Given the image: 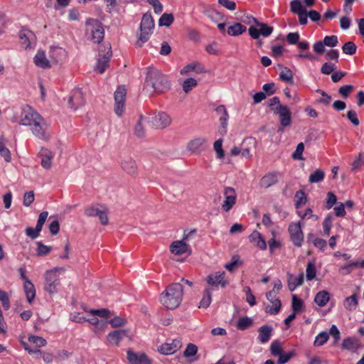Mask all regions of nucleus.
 <instances>
[{
  "label": "nucleus",
  "mask_w": 364,
  "mask_h": 364,
  "mask_svg": "<svg viewBox=\"0 0 364 364\" xmlns=\"http://www.w3.org/2000/svg\"><path fill=\"white\" fill-rule=\"evenodd\" d=\"M20 124L30 127L33 134L39 139L48 141L50 137L45 119L30 106L22 109Z\"/></svg>",
  "instance_id": "obj_1"
},
{
  "label": "nucleus",
  "mask_w": 364,
  "mask_h": 364,
  "mask_svg": "<svg viewBox=\"0 0 364 364\" xmlns=\"http://www.w3.org/2000/svg\"><path fill=\"white\" fill-rule=\"evenodd\" d=\"M183 287L180 283L168 285L160 296L161 303L169 309L177 308L182 301Z\"/></svg>",
  "instance_id": "obj_2"
},
{
  "label": "nucleus",
  "mask_w": 364,
  "mask_h": 364,
  "mask_svg": "<svg viewBox=\"0 0 364 364\" xmlns=\"http://www.w3.org/2000/svg\"><path fill=\"white\" fill-rule=\"evenodd\" d=\"M146 86L151 87L154 92L161 93L170 89V82L166 75L158 70L151 68L146 77Z\"/></svg>",
  "instance_id": "obj_3"
},
{
  "label": "nucleus",
  "mask_w": 364,
  "mask_h": 364,
  "mask_svg": "<svg viewBox=\"0 0 364 364\" xmlns=\"http://www.w3.org/2000/svg\"><path fill=\"white\" fill-rule=\"evenodd\" d=\"M154 28V21L151 13H146L144 14L140 23V34L136 42L139 47L147 42L153 33Z\"/></svg>",
  "instance_id": "obj_4"
},
{
  "label": "nucleus",
  "mask_w": 364,
  "mask_h": 364,
  "mask_svg": "<svg viewBox=\"0 0 364 364\" xmlns=\"http://www.w3.org/2000/svg\"><path fill=\"white\" fill-rule=\"evenodd\" d=\"M65 270L64 267H55L46 272L44 289L49 294H53L58 291V287L60 284L59 274L64 272Z\"/></svg>",
  "instance_id": "obj_5"
},
{
  "label": "nucleus",
  "mask_w": 364,
  "mask_h": 364,
  "mask_svg": "<svg viewBox=\"0 0 364 364\" xmlns=\"http://www.w3.org/2000/svg\"><path fill=\"white\" fill-rule=\"evenodd\" d=\"M85 214L87 217H97L102 225L109 223V208L104 204H93L85 209Z\"/></svg>",
  "instance_id": "obj_6"
},
{
  "label": "nucleus",
  "mask_w": 364,
  "mask_h": 364,
  "mask_svg": "<svg viewBox=\"0 0 364 364\" xmlns=\"http://www.w3.org/2000/svg\"><path fill=\"white\" fill-rule=\"evenodd\" d=\"M252 21L256 24L259 28L250 26L248 28L249 35L255 40L259 39L260 36L263 37L269 36L273 32V27L268 26L267 23H260L255 18H252Z\"/></svg>",
  "instance_id": "obj_7"
},
{
  "label": "nucleus",
  "mask_w": 364,
  "mask_h": 364,
  "mask_svg": "<svg viewBox=\"0 0 364 364\" xmlns=\"http://www.w3.org/2000/svg\"><path fill=\"white\" fill-rule=\"evenodd\" d=\"M196 232L195 230L188 232L184 235L182 240L174 241L170 246L171 252L176 255H181L188 252H191L188 245L186 243L189 237Z\"/></svg>",
  "instance_id": "obj_8"
},
{
  "label": "nucleus",
  "mask_w": 364,
  "mask_h": 364,
  "mask_svg": "<svg viewBox=\"0 0 364 364\" xmlns=\"http://www.w3.org/2000/svg\"><path fill=\"white\" fill-rule=\"evenodd\" d=\"M288 231L293 244L296 247H301L304 240V234L300 222L290 223Z\"/></svg>",
  "instance_id": "obj_9"
},
{
  "label": "nucleus",
  "mask_w": 364,
  "mask_h": 364,
  "mask_svg": "<svg viewBox=\"0 0 364 364\" xmlns=\"http://www.w3.org/2000/svg\"><path fill=\"white\" fill-rule=\"evenodd\" d=\"M266 297L271 305H267L265 307V311L270 315H277L281 309L282 303L280 299L277 297L276 291H268L266 294Z\"/></svg>",
  "instance_id": "obj_10"
},
{
  "label": "nucleus",
  "mask_w": 364,
  "mask_h": 364,
  "mask_svg": "<svg viewBox=\"0 0 364 364\" xmlns=\"http://www.w3.org/2000/svg\"><path fill=\"white\" fill-rule=\"evenodd\" d=\"M87 30L91 33L92 40L94 43H99L104 38V28L98 21L92 20L88 22Z\"/></svg>",
  "instance_id": "obj_11"
},
{
  "label": "nucleus",
  "mask_w": 364,
  "mask_h": 364,
  "mask_svg": "<svg viewBox=\"0 0 364 364\" xmlns=\"http://www.w3.org/2000/svg\"><path fill=\"white\" fill-rule=\"evenodd\" d=\"M206 282L212 287H220L225 288L229 284V280L226 277L225 272H216L207 277Z\"/></svg>",
  "instance_id": "obj_12"
},
{
  "label": "nucleus",
  "mask_w": 364,
  "mask_h": 364,
  "mask_svg": "<svg viewBox=\"0 0 364 364\" xmlns=\"http://www.w3.org/2000/svg\"><path fill=\"white\" fill-rule=\"evenodd\" d=\"M114 95L115 102L114 112L117 116L121 117L124 110L126 89L123 86L118 87Z\"/></svg>",
  "instance_id": "obj_13"
},
{
  "label": "nucleus",
  "mask_w": 364,
  "mask_h": 364,
  "mask_svg": "<svg viewBox=\"0 0 364 364\" xmlns=\"http://www.w3.org/2000/svg\"><path fill=\"white\" fill-rule=\"evenodd\" d=\"M273 112L279 116V122L283 127L289 126L291 123V115L287 105H279L273 108Z\"/></svg>",
  "instance_id": "obj_14"
},
{
  "label": "nucleus",
  "mask_w": 364,
  "mask_h": 364,
  "mask_svg": "<svg viewBox=\"0 0 364 364\" xmlns=\"http://www.w3.org/2000/svg\"><path fill=\"white\" fill-rule=\"evenodd\" d=\"M151 124L157 129H164L171 123V117L165 112L154 113L151 118Z\"/></svg>",
  "instance_id": "obj_15"
},
{
  "label": "nucleus",
  "mask_w": 364,
  "mask_h": 364,
  "mask_svg": "<svg viewBox=\"0 0 364 364\" xmlns=\"http://www.w3.org/2000/svg\"><path fill=\"white\" fill-rule=\"evenodd\" d=\"M215 112L219 117L220 127L218 129L220 134L225 135L227 133V125L229 119L228 111L224 105H219L215 108Z\"/></svg>",
  "instance_id": "obj_16"
},
{
  "label": "nucleus",
  "mask_w": 364,
  "mask_h": 364,
  "mask_svg": "<svg viewBox=\"0 0 364 364\" xmlns=\"http://www.w3.org/2000/svg\"><path fill=\"white\" fill-rule=\"evenodd\" d=\"M225 200L222 205V209L228 212L236 203V194L233 188L226 187L224 191Z\"/></svg>",
  "instance_id": "obj_17"
},
{
  "label": "nucleus",
  "mask_w": 364,
  "mask_h": 364,
  "mask_svg": "<svg viewBox=\"0 0 364 364\" xmlns=\"http://www.w3.org/2000/svg\"><path fill=\"white\" fill-rule=\"evenodd\" d=\"M207 141L203 137H198L191 140L187 144V149L191 153L200 154L205 150Z\"/></svg>",
  "instance_id": "obj_18"
},
{
  "label": "nucleus",
  "mask_w": 364,
  "mask_h": 364,
  "mask_svg": "<svg viewBox=\"0 0 364 364\" xmlns=\"http://www.w3.org/2000/svg\"><path fill=\"white\" fill-rule=\"evenodd\" d=\"M182 346L180 339H174L171 343H166L159 348V351L164 355H171L179 350Z\"/></svg>",
  "instance_id": "obj_19"
},
{
  "label": "nucleus",
  "mask_w": 364,
  "mask_h": 364,
  "mask_svg": "<svg viewBox=\"0 0 364 364\" xmlns=\"http://www.w3.org/2000/svg\"><path fill=\"white\" fill-rule=\"evenodd\" d=\"M68 102L70 107L74 110L82 107L85 103V100L82 90L80 89L75 90L70 97Z\"/></svg>",
  "instance_id": "obj_20"
},
{
  "label": "nucleus",
  "mask_w": 364,
  "mask_h": 364,
  "mask_svg": "<svg viewBox=\"0 0 364 364\" xmlns=\"http://www.w3.org/2000/svg\"><path fill=\"white\" fill-rule=\"evenodd\" d=\"M55 154L50 150L42 148L39 153L38 157L41 158V165L45 169H50L52 167V161L54 158Z\"/></svg>",
  "instance_id": "obj_21"
},
{
  "label": "nucleus",
  "mask_w": 364,
  "mask_h": 364,
  "mask_svg": "<svg viewBox=\"0 0 364 364\" xmlns=\"http://www.w3.org/2000/svg\"><path fill=\"white\" fill-rule=\"evenodd\" d=\"M127 360L130 364H151L145 353H136L131 350L127 351Z\"/></svg>",
  "instance_id": "obj_22"
},
{
  "label": "nucleus",
  "mask_w": 364,
  "mask_h": 364,
  "mask_svg": "<svg viewBox=\"0 0 364 364\" xmlns=\"http://www.w3.org/2000/svg\"><path fill=\"white\" fill-rule=\"evenodd\" d=\"M279 180V173L277 172H269L265 174L259 181V186L264 188H268L276 184Z\"/></svg>",
  "instance_id": "obj_23"
},
{
  "label": "nucleus",
  "mask_w": 364,
  "mask_h": 364,
  "mask_svg": "<svg viewBox=\"0 0 364 364\" xmlns=\"http://www.w3.org/2000/svg\"><path fill=\"white\" fill-rule=\"evenodd\" d=\"M19 39L21 44L25 49L30 48L31 47V42L34 39V33L28 30H21L19 32Z\"/></svg>",
  "instance_id": "obj_24"
},
{
  "label": "nucleus",
  "mask_w": 364,
  "mask_h": 364,
  "mask_svg": "<svg viewBox=\"0 0 364 364\" xmlns=\"http://www.w3.org/2000/svg\"><path fill=\"white\" fill-rule=\"evenodd\" d=\"M111 55V47H109L107 53L103 55L102 57H100V58L98 59L95 68L100 73H103L105 71L106 68L108 67ZM100 56H101L100 54Z\"/></svg>",
  "instance_id": "obj_25"
},
{
  "label": "nucleus",
  "mask_w": 364,
  "mask_h": 364,
  "mask_svg": "<svg viewBox=\"0 0 364 364\" xmlns=\"http://www.w3.org/2000/svg\"><path fill=\"white\" fill-rule=\"evenodd\" d=\"M122 168L131 176H134L137 173V166L136 162L132 159H127L121 163Z\"/></svg>",
  "instance_id": "obj_26"
},
{
  "label": "nucleus",
  "mask_w": 364,
  "mask_h": 364,
  "mask_svg": "<svg viewBox=\"0 0 364 364\" xmlns=\"http://www.w3.org/2000/svg\"><path fill=\"white\" fill-rule=\"evenodd\" d=\"M273 328L270 326L264 325L258 329V339L262 343H266L271 338Z\"/></svg>",
  "instance_id": "obj_27"
},
{
  "label": "nucleus",
  "mask_w": 364,
  "mask_h": 364,
  "mask_svg": "<svg viewBox=\"0 0 364 364\" xmlns=\"http://www.w3.org/2000/svg\"><path fill=\"white\" fill-rule=\"evenodd\" d=\"M249 240L250 242L255 244L260 250H264L267 249V243L258 231H253L249 236Z\"/></svg>",
  "instance_id": "obj_28"
},
{
  "label": "nucleus",
  "mask_w": 364,
  "mask_h": 364,
  "mask_svg": "<svg viewBox=\"0 0 364 364\" xmlns=\"http://www.w3.org/2000/svg\"><path fill=\"white\" fill-rule=\"evenodd\" d=\"M126 335L127 331L125 330H115L108 334L107 341L110 344L117 346Z\"/></svg>",
  "instance_id": "obj_29"
},
{
  "label": "nucleus",
  "mask_w": 364,
  "mask_h": 364,
  "mask_svg": "<svg viewBox=\"0 0 364 364\" xmlns=\"http://www.w3.org/2000/svg\"><path fill=\"white\" fill-rule=\"evenodd\" d=\"M34 63L40 68H50V62L46 58L45 53L42 50H38L33 58Z\"/></svg>",
  "instance_id": "obj_30"
},
{
  "label": "nucleus",
  "mask_w": 364,
  "mask_h": 364,
  "mask_svg": "<svg viewBox=\"0 0 364 364\" xmlns=\"http://www.w3.org/2000/svg\"><path fill=\"white\" fill-rule=\"evenodd\" d=\"M191 72H196L197 74H200L205 72L204 68L197 62H193L186 65L181 70V75H187Z\"/></svg>",
  "instance_id": "obj_31"
},
{
  "label": "nucleus",
  "mask_w": 364,
  "mask_h": 364,
  "mask_svg": "<svg viewBox=\"0 0 364 364\" xmlns=\"http://www.w3.org/2000/svg\"><path fill=\"white\" fill-rule=\"evenodd\" d=\"M50 58L55 62L59 63L65 57V51L61 48L54 47L49 52Z\"/></svg>",
  "instance_id": "obj_32"
},
{
  "label": "nucleus",
  "mask_w": 364,
  "mask_h": 364,
  "mask_svg": "<svg viewBox=\"0 0 364 364\" xmlns=\"http://www.w3.org/2000/svg\"><path fill=\"white\" fill-rule=\"evenodd\" d=\"M330 299V294L327 291H318L314 298V302L318 306H324Z\"/></svg>",
  "instance_id": "obj_33"
},
{
  "label": "nucleus",
  "mask_w": 364,
  "mask_h": 364,
  "mask_svg": "<svg viewBox=\"0 0 364 364\" xmlns=\"http://www.w3.org/2000/svg\"><path fill=\"white\" fill-rule=\"evenodd\" d=\"M304 282L303 274H300L298 277H294L290 274L288 279V287L291 291L296 289V287L301 286Z\"/></svg>",
  "instance_id": "obj_34"
},
{
  "label": "nucleus",
  "mask_w": 364,
  "mask_h": 364,
  "mask_svg": "<svg viewBox=\"0 0 364 364\" xmlns=\"http://www.w3.org/2000/svg\"><path fill=\"white\" fill-rule=\"evenodd\" d=\"M246 26L240 23H235L233 25L228 28L227 33L231 36H239L246 31Z\"/></svg>",
  "instance_id": "obj_35"
},
{
  "label": "nucleus",
  "mask_w": 364,
  "mask_h": 364,
  "mask_svg": "<svg viewBox=\"0 0 364 364\" xmlns=\"http://www.w3.org/2000/svg\"><path fill=\"white\" fill-rule=\"evenodd\" d=\"M212 291L213 288L208 287L205 289L203 297L199 303V308L206 309L210 306L212 300Z\"/></svg>",
  "instance_id": "obj_36"
},
{
  "label": "nucleus",
  "mask_w": 364,
  "mask_h": 364,
  "mask_svg": "<svg viewBox=\"0 0 364 364\" xmlns=\"http://www.w3.org/2000/svg\"><path fill=\"white\" fill-rule=\"evenodd\" d=\"M242 264V262L240 259V256L235 255L231 257L230 261L227 262L224 267L228 271L233 272Z\"/></svg>",
  "instance_id": "obj_37"
},
{
  "label": "nucleus",
  "mask_w": 364,
  "mask_h": 364,
  "mask_svg": "<svg viewBox=\"0 0 364 364\" xmlns=\"http://www.w3.org/2000/svg\"><path fill=\"white\" fill-rule=\"evenodd\" d=\"M24 291L27 301L31 304L36 296V289L31 281H26V282L24 283Z\"/></svg>",
  "instance_id": "obj_38"
},
{
  "label": "nucleus",
  "mask_w": 364,
  "mask_h": 364,
  "mask_svg": "<svg viewBox=\"0 0 364 364\" xmlns=\"http://www.w3.org/2000/svg\"><path fill=\"white\" fill-rule=\"evenodd\" d=\"M343 306L348 311L355 310L358 306V298L356 294L346 297L344 300Z\"/></svg>",
  "instance_id": "obj_39"
},
{
  "label": "nucleus",
  "mask_w": 364,
  "mask_h": 364,
  "mask_svg": "<svg viewBox=\"0 0 364 364\" xmlns=\"http://www.w3.org/2000/svg\"><path fill=\"white\" fill-rule=\"evenodd\" d=\"M253 324V321L251 318L247 316L241 317L238 319L236 328L240 331H245L250 327H251Z\"/></svg>",
  "instance_id": "obj_40"
},
{
  "label": "nucleus",
  "mask_w": 364,
  "mask_h": 364,
  "mask_svg": "<svg viewBox=\"0 0 364 364\" xmlns=\"http://www.w3.org/2000/svg\"><path fill=\"white\" fill-rule=\"evenodd\" d=\"M325 173L321 169H316L313 172L309 178V181L311 183H316L322 181L324 179Z\"/></svg>",
  "instance_id": "obj_41"
},
{
  "label": "nucleus",
  "mask_w": 364,
  "mask_h": 364,
  "mask_svg": "<svg viewBox=\"0 0 364 364\" xmlns=\"http://www.w3.org/2000/svg\"><path fill=\"white\" fill-rule=\"evenodd\" d=\"M290 11L295 14H300L306 9L302 5L301 0H292L290 2Z\"/></svg>",
  "instance_id": "obj_42"
},
{
  "label": "nucleus",
  "mask_w": 364,
  "mask_h": 364,
  "mask_svg": "<svg viewBox=\"0 0 364 364\" xmlns=\"http://www.w3.org/2000/svg\"><path fill=\"white\" fill-rule=\"evenodd\" d=\"M328 338V333L326 331H322L316 336L315 341L314 342V345L315 346H321L327 342Z\"/></svg>",
  "instance_id": "obj_43"
},
{
  "label": "nucleus",
  "mask_w": 364,
  "mask_h": 364,
  "mask_svg": "<svg viewBox=\"0 0 364 364\" xmlns=\"http://www.w3.org/2000/svg\"><path fill=\"white\" fill-rule=\"evenodd\" d=\"M270 352L273 356L278 357L283 352L281 343L278 341H274L270 346Z\"/></svg>",
  "instance_id": "obj_44"
},
{
  "label": "nucleus",
  "mask_w": 364,
  "mask_h": 364,
  "mask_svg": "<svg viewBox=\"0 0 364 364\" xmlns=\"http://www.w3.org/2000/svg\"><path fill=\"white\" fill-rule=\"evenodd\" d=\"M295 207L299 209L302 204H304L306 200V195L303 191H299L296 193L294 196Z\"/></svg>",
  "instance_id": "obj_45"
},
{
  "label": "nucleus",
  "mask_w": 364,
  "mask_h": 364,
  "mask_svg": "<svg viewBox=\"0 0 364 364\" xmlns=\"http://www.w3.org/2000/svg\"><path fill=\"white\" fill-rule=\"evenodd\" d=\"M291 306L293 312L298 313L301 311L304 306L303 301L298 298L296 295L292 296Z\"/></svg>",
  "instance_id": "obj_46"
},
{
  "label": "nucleus",
  "mask_w": 364,
  "mask_h": 364,
  "mask_svg": "<svg viewBox=\"0 0 364 364\" xmlns=\"http://www.w3.org/2000/svg\"><path fill=\"white\" fill-rule=\"evenodd\" d=\"M356 45L352 41L346 43L342 47L343 52L346 55H352L356 53Z\"/></svg>",
  "instance_id": "obj_47"
},
{
  "label": "nucleus",
  "mask_w": 364,
  "mask_h": 364,
  "mask_svg": "<svg viewBox=\"0 0 364 364\" xmlns=\"http://www.w3.org/2000/svg\"><path fill=\"white\" fill-rule=\"evenodd\" d=\"M174 18L171 14H164L159 21V26H169L173 21Z\"/></svg>",
  "instance_id": "obj_48"
},
{
  "label": "nucleus",
  "mask_w": 364,
  "mask_h": 364,
  "mask_svg": "<svg viewBox=\"0 0 364 364\" xmlns=\"http://www.w3.org/2000/svg\"><path fill=\"white\" fill-rule=\"evenodd\" d=\"M295 355V353L294 350H291L287 353L282 352L279 356H278V364H286L288 363L291 358H293Z\"/></svg>",
  "instance_id": "obj_49"
},
{
  "label": "nucleus",
  "mask_w": 364,
  "mask_h": 364,
  "mask_svg": "<svg viewBox=\"0 0 364 364\" xmlns=\"http://www.w3.org/2000/svg\"><path fill=\"white\" fill-rule=\"evenodd\" d=\"M197 85L198 82L196 79L192 77L188 78L183 83V90L186 93H188Z\"/></svg>",
  "instance_id": "obj_50"
},
{
  "label": "nucleus",
  "mask_w": 364,
  "mask_h": 364,
  "mask_svg": "<svg viewBox=\"0 0 364 364\" xmlns=\"http://www.w3.org/2000/svg\"><path fill=\"white\" fill-rule=\"evenodd\" d=\"M36 244H37L36 251H37V255L38 256H41V257L45 256L46 255H48V253H50V252L51 251V247L43 245L42 243V242H41V241L37 242Z\"/></svg>",
  "instance_id": "obj_51"
},
{
  "label": "nucleus",
  "mask_w": 364,
  "mask_h": 364,
  "mask_svg": "<svg viewBox=\"0 0 364 364\" xmlns=\"http://www.w3.org/2000/svg\"><path fill=\"white\" fill-rule=\"evenodd\" d=\"M279 77L282 80L289 82L290 84L293 83V74L291 70L288 68H285L284 70L280 73Z\"/></svg>",
  "instance_id": "obj_52"
},
{
  "label": "nucleus",
  "mask_w": 364,
  "mask_h": 364,
  "mask_svg": "<svg viewBox=\"0 0 364 364\" xmlns=\"http://www.w3.org/2000/svg\"><path fill=\"white\" fill-rule=\"evenodd\" d=\"M28 341L31 343L35 344L37 348H41L46 345V341L40 336H30Z\"/></svg>",
  "instance_id": "obj_53"
},
{
  "label": "nucleus",
  "mask_w": 364,
  "mask_h": 364,
  "mask_svg": "<svg viewBox=\"0 0 364 364\" xmlns=\"http://www.w3.org/2000/svg\"><path fill=\"white\" fill-rule=\"evenodd\" d=\"M323 43L325 46L328 47H335L338 43V37L336 36H326L324 37Z\"/></svg>",
  "instance_id": "obj_54"
},
{
  "label": "nucleus",
  "mask_w": 364,
  "mask_h": 364,
  "mask_svg": "<svg viewBox=\"0 0 364 364\" xmlns=\"http://www.w3.org/2000/svg\"><path fill=\"white\" fill-rule=\"evenodd\" d=\"M316 268L312 262H309L306 269V277L307 280H312L316 277Z\"/></svg>",
  "instance_id": "obj_55"
},
{
  "label": "nucleus",
  "mask_w": 364,
  "mask_h": 364,
  "mask_svg": "<svg viewBox=\"0 0 364 364\" xmlns=\"http://www.w3.org/2000/svg\"><path fill=\"white\" fill-rule=\"evenodd\" d=\"M198 348L195 344L189 343L183 352V355L186 358H190L197 353Z\"/></svg>",
  "instance_id": "obj_56"
},
{
  "label": "nucleus",
  "mask_w": 364,
  "mask_h": 364,
  "mask_svg": "<svg viewBox=\"0 0 364 364\" xmlns=\"http://www.w3.org/2000/svg\"><path fill=\"white\" fill-rule=\"evenodd\" d=\"M222 145H223V139H219L217 141H215L214 142V145H213L214 150L215 151L216 154H217V157L219 159H222L224 156V151L222 148Z\"/></svg>",
  "instance_id": "obj_57"
},
{
  "label": "nucleus",
  "mask_w": 364,
  "mask_h": 364,
  "mask_svg": "<svg viewBox=\"0 0 364 364\" xmlns=\"http://www.w3.org/2000/svg\"><path fill=\"white\" fill-rule=\"evenodd\" d=\"M304 150V144L303 142H300L296 148L295 151L292 154V158L295 160H301L303 159L302 154Z\"/></svg>",
  "instance_id": "obj_58"
},
{
  "label": "nucleus",
  "mask_w": 364,
  "mask_h": 364,
  "mask_svg": "<svg viewBox=\"0 0 364 364\" xmlns=\"http://www.w3.org/2000/svg\"><path fill=\"white\" fill-rule=\"evenodd\" d=\"M323 232L326 235H330V230L332 225V216L331 215H328L326 216V218L324 219L323 222Z\"/></svg>",
  "instance_id": "obj_59"
},
{
  "label": "nucleus",
  "mask_w": 364,
  "mask_h": 364,
  "mask_svg": "<svg viewBox=\"0 0 364 364\" xmlns=\"http://www.w3.org/2000/svg\"><path fill=\"white\" fill-rule=\"evenodd\" d=\"M336 200L337 198L336 195L331 192H328L327 193L326 202L325 205L326 208L328 210L331 209L333 206V205L336 203Z\"/></svg>",
  "instance_id": "obj_60"
},
{
  "label": "nucleus",
  "mask_w": 364,
  "mask_h": 364,
  "mask_svg": "<svg viewBox=\"0 0 364 364\" xmlns=\"http://www.w3.org/2000/svg\"><path fill=\"white\" fill-rule=\"evenodd\" d=\"M0 301L2 302V306L5 310L10 308V301L7 293L4 291L0 290Z\"/></svg>",
  "instance_id": "obj_61"
},
{
  "label": "nucleus",
  "mask_w": 364,
  "mask_h": 364,
  "mask_svg": "<svg viewBox=\"0 0 364 364\" xmlns=\"http://www.w3.org/2000/svg\"><path fill=\"white\" fill-rule=\"evenodd\" d=\"M336 67L334 64L330 63H325L323 64L321 68V72L325 75H329L332 73Z\"/></svg>",
  "instance_id": "obj_62"
},
{
  "label": "nucleus",
  "mask_w": 364,
  "mask_h": 364,
  "mask_svg": "<svg viewBox=\"0 0 364 364\" xmlns=\"http://www.w3.org/2000/svg\"><path fill=\"white\" fill-rule=\"evenodd\" d=\"M353 90V86L350 85H346L341 86L338 90V93L344 98H347L350 93Z\"/></svg>",
  "instance_id": "obj_63"
},
{
  "label": "nucleus",
  "mask_w": 364,
  "mask_h": 364,
  "mask_svg": "<svg viewBox=\"0 0 364 364\" xmlns=\"http://www.w3.org/2000/svg\"><path fill=\"white\" fill-rule=\"evenodd\" d=\"M364 164V154H359L358 156L352 163V169L356 170Z\"/></svg>",
  "instance_id": "obj_64"
}]
</instances>
